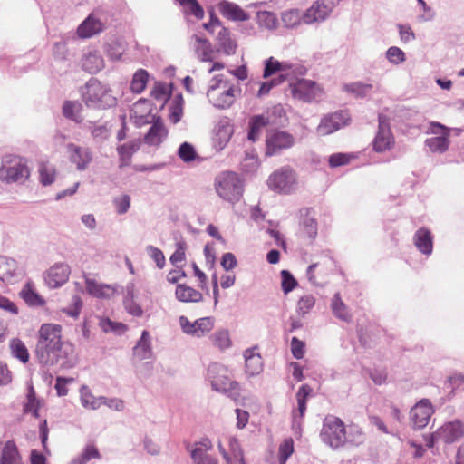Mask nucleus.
<instances>
[{
  "label": "nucleus",
  "instance_id": "obj_22",
  "mask_svg": "<svg viewBox=\"0 0 464 464\" xmlns=\"http://www.w3.org/2000/svg\"><path fill=\"white\" fill-rule=\"evenodd\" d=\"M218 10L220 14L227 19L235 22H244L249 19L248 14H246L238 5L222 0L218 3Z\"/></svg>",
  "mask_w": 464,
  "mask_h": 464
},
{
  "label": "nucleus",
  "instance_id": "obj_9",
  "mask_svg": "<svg viewBox=\"0 0 464 464\" xmlns=\"http://www.w3.org/2000/svg\"><path fill=\"white\" fill-rule=\"evenodd\" d=\"M106 19L100 11L91 13L78 26L79 38L87 39L101 34L105 30Z\"/></svg>",
  "mask_w": 464,
  "mask_h": 464
},
{
  "label": "nucleus",
  "instance_id": "obj_21",
  "mask_svg": "<svg viewBox=\"0 0 464 464\" xmlns=\"http://www.w3.org/2000/svg\"><path fill=\"white\" fill-rule=\"evenodd\" d=\"M464 434V429L460 421L455 420L445 423L436 430V436L440 437L441 441L447 444L453 443Z\"/></svg>",
  "mask_w": 464,
  "mask_h": 464
},
{
  "label": "nucleus",
  "instance_id": "obj_23",
  "mask_svg": "<svg viewBox=\"0 0 464 464\" xmlns=\"http://www.w3.org/2000/svg\"><path fill=\"white\" fill-rule=\"evenodd\" d=\"M81 63L82 68L92 74L99 72L105 66L104 59L97 50H90L85 53Z\"/></svg>",
  "mask_w": 464,
  "mask_h": 464
},
{
  "label": "nucleus",
  "instance_id": "obj_6",
  "mask_svg": "<svg viewBox=\"0 0 464 464\" xmlns=\"http://www.w3.org/2000/svg\"><path fill=\"white\" fill-rule=\"evenodd\" d=\"M216 191L223 199L235 203L243 195V184L235 172H224L217 177L215 182Z\"/></svg>",
  "mask_w": 464,
  "mask_h": 464
},
{
  "label": "nucleus",
  "instance_id": "obj_26",
  "mask_svg": "<svg viewBox=\"0 0 464 464\" xmlns=\"http://www.w3.org/2000/svg\"><path fill=\"white\" fill-rule=\"evenodd\" d=\"M246 372L249 376H255L263 370V359L254 349H246L244 353Z\"/></svg>",
  "mask_w": 464,
  "mask_h": 464
},
{
  "label": "nucleus",
  "instance_id": "obj_51",
  "mask_svg": "<svg viewBox=\"0 0 464 464\" xmlns=\"http://www.w3.org/2000/svg\"><path fill=\"white\" fill-rule=\"evenodd\" d=\"M149 79V73L143 69L138 70L130 82V89L133 92L140 93L146 87Z\"/></svg>",
  "mask_w": 464,
  "mask_h": 464
},
{
  "label": "nucleus",
  "instance_id": "obj_55",
  "mask_svg": "<svg viewBox=\"0 0 464 464\" xmlns=\"http://www.w3.org/2000/svg\"><path fill=\"white\" fill-rule=\"evenodd\" d=\"M314 304L315 298L312 295H305L298 300L296 313L301 316H304L313 309Z\"/></svg>",
  "mask_w": 464,
  "mask_h": 464
},
{
  "label": "nucleus",
  "instance_id": "obj_50",
  "mask_svg": "<svg viewBox=\"0 0 464 464\" xmlns=\"http://www.w3.org/2000/svg\"><path fill=\"white\" fill-rule=\"evenodd\" d=\"M123 304H124V307L126 309V311L133 315V316H136V317H140L142 316L143 314V310L142 308L140 307V304H138L135 301H134V296H133V286L131 287H127V294L124 297V301H123Z\"/></svg>",
  "mask_w": 464,
  "mask_h": 464
},
{
  "label": "nucleus",
  "instance_id": "obj_27",
  "mask_svg": "<svg viewBox=\"0 0 464 464\" xmlns=\"http://www.w3.org/2000/svg\"><path fill=\"white\" fill-rule=\"evenodd\" d=\"M191 39L195 41L194 49L198 59L203 62H210L215 58V52L207 39L196 34Z\"/></svg>",
  "mask_w": 464,
  "mask_h": 464
},
{
  "label": "nucleus",
  "instance_id": "obj_48",
  "mask_svg": "<svg viewBox=\"0 0 464 464\" xmlns=\"http://www.w3.org/2000/svg\"><path fill=\"white\" fill-rule=\"evenodd\" d=\"M287 75L288 74L286 73H283L282 75H278L277 77L273 78L269 81L258 82L257 84L259 85V88L256 92V96L258 98H262L267 95L274 87L278 86L279 84L286 81Z\"/></svg>",
  "mask_w": 464,
  "mask_h": 464
},
{
  "label": "nucleus",
  "instance_id": "obj_58",
  "mask_svg": "<svg viewBox=\"0 0 464 464\" xmlns=\"http://www.w3.org/2000/svg\"><path fill=\"white\" fill-rule=\"evenodd\" d=\"M229 450L231 452L232 460H237L239 464H246L243 450L240 447V444L235 437H230L228 439Z\"/></svg>",
  "mask_w": 464,
  "mask_h": 464
},
{
  "label": "nucleus",
  "instance_id": "obj_62",
  "mask_svg": "<svg viewBox=\"0 0 464 464\" xmlns=\"http://www.w3.org/2000/svg\"><path fill=\"white\" fill-rule=\"evenodd\" d=\"M294 452V441L289 438L284 440L279 447V463L285 464L288 458Z\"/></svg>",
  "mask_w": 464,
  "mask_h": 464
},
{
  "label": "nucleus",
  "instance_id": "obj_25",
  "mask_svg": "<svg viewBox=\"0 0 464 464\" xmlns=\"http://www.w3.org/2000/svg\"><path fill=\"white\" fill-rule=\"evenodd\" d=\"M374 90V86L372 83L363 82L361 81L353 82L350 83H344L342 86V91L353 95L355 98L362 99L370 96Z\"/></svg>",
  "mask_w": 464,
  "mask_h": 464
},
{
  "label": "nucleus",
  "instance_id": "obj_47",
  "mask_svg": "<svg viewBox=\"0 0 464 464\" xmlns=\"http://www.w3.org/2000/svg\"><path fill=\"white\" fill-rule=\"evenodd\" d=\"M269 123L268 118H252L249 122L247 139L253 142L256 141L262 130Z\"/></svg>",
  "mask_w": 464,
  "mask_h": 464
},
{
  "label": "nucleus",
  "instance_id": "obj_40",
  "mask_svg": "<svg viewBox=\"0 0 464 464\" xmlns=\"http://www.w3.org/2000/svg\"><path fill=\"white\" fill-rule=\"evenodd\" d=\"M331 308L333 311V314L335 317L338 319L343 321V322H350L352 319V316L350 313L348 312V308L345 305V304L343 302L341 298V295L339 293H336L331 303Z\"/></svg>",
  "mask_w": 464,
  "mask_h": 464
},
{
  "label": "nucleus",
  "instance_id": "obj_11",
  "mask_svg": "<svg viewBox=\"0 0 464 464\" xmlns=\"http://www.w3.org/2000/svg\"><path fill=\"white\" fill-rule=\"evenodd\" d=\"M265 68L263 72L264 78H269L273 74L279 73L282 75L283 73H286L287 82L292 78H295L296 75H304L305 71L302 66H295L287 62H279L274 57H269L265 60Z\"/></svg>",
  "mask_w": 464,
  "mask_h": 464
},
{
  "label": "nucleus",
  "instance_id": "obj_64",
  "mask_svg": "<svg viewBox=\"0 0 464 464\" xmlns=\"http://www.w3.org/2000/svg\"><path fill=\"white\" fill-rule=\"evenodd\" d=\"M281 277L282 290L285 294H288L297 285V281L288 270H282Z\"/></svg>",
  "mask_w": 464,
  "mask_h": 464
},
{
  "label": "nucleus",
  "instance_id": "obj_31",
  "mask_svg": "<svg viewBox=\"0 0 464 464\" xmlns=\"http://www.w3.org/2000/svg\"><path fill=\"white\" fill-rule=\"evenodd\" d=\"M342 122L336 121L335 118H322L317 126L316 132L320 136L329 135L337 130L349 125L351 118H342Z\"/></svg>",
  "mask_w": 464,
  "mask_h": 464
},
{
  "label": "nucleus",
  "instance_id": "obj_8",
  "mask_svg": "<svg viewBox=\"0 0 464 464\" xmlns=\"http://www.w3.org/2000/svg\"><path fill=\"white\" fill-rule=\"evenodd\" d=\"M204 28L211 34L217 32L218 50L227 55L234 54L237 50V43L232 39L230 32L221 25L220 21L211 14V20L203 24Z\"/></svg>",
  "mask_w": 464,
  "mask_h": 464
},
{
  "label": "nucleus",
  "instance_id": "obj_60",
  "mask_svg": "<svg viewBox=\"0 0 464 464\" xmlns=\"http://www.w3.org/2000/svg\"><path fill=\"white\" fill-rule=\"evenodd\" d=\"M132 112L135 116H154L150 102L146 99H140L133 104Z\"/></svg>",
  "mask_w": 464,
  "mask_h": 464
},
{
  "label": "nucleus",
  "instance_id": "obj_53",
  "mask_svg": "<svg viewBox=\"0 0 464 464\" xmlns=\"http://www.w3.org/2000/svg\"><path fill=\"white\" fill-rule=\"evenodd\" d=\"M312 391V388L308 384H303L296 392L295 397L298 406L297 411L299 412L300 418H303L304 415L306 411V400L311 394Z\"/></svg>",
  "mask_w": 464,
  "mask_h": 464
},
{
  "label": "nucleus",
  "instance_id": "obj_10",
  "mask_svg": "<svg viewBox=\"0 0 464 464\" xmlns=\"http://www.w3.org/2000/svg\"><path fill=\"white\" fill-rule=\"evenodd\" d=\"M26 171L25 164L22 163V160L16 156L8 155L3 158L2 166L0 167V179L6 183L18 181Z\"/></svg>",
  "mask_w": 464,
  "mask_h": 464
},
{
  "label": "nucleus",
  "instance_id": "obj_12",
  "mask_svg": "<svg viewBox=\"0 0 464 464\" xmlns=\"http://www.w3.org/2000/svg\"><path fill=\"white\" fill-rule=\"evenodd\" d=\"M295 182V172L289 168H282L273 172L267 179V185L271 189L284 194L291 192Z\"/></svg>",
  "mask_w": 464,
  "mask_h": 464
},
{
  "label": "nucleus",
  "instance_id": "obj_63",
  "mask_svg": "<svg viewBox=\"0 0 464 464\" xmlns=\"http://www.w3.org/2000/svg\"><path fill=\"white\" fill-rule=\"evenodd\" d=\"M386 58L395 65L402 63L406 59L404 52L396 46H392L386 51Z\"/></svg>",
  "mask_w": 464,
  "mask_h": 464
},
{
  "label": "nucleus",
  "instance_id": "obj_18",
  "mask_svg": "<svg viewBox=\"0 0 464 464\" xmlns=\"http://www.w3.org/2000/svg\"><path fill=\"white\" fill-rule=\"evenodd\" d=\"M389 119L379 118V130L373 141V149L377 152L389 150L393 142Z\"/></svg>",
  "mask_w": 464,
  "mask_h": 464
},
{
  "label": "nucleus",
  "instance_id": "obj_33",
  "mask_svg": "<svg viewBox=\"0 0 464 464\" xmlns=\"http://www.w3.org/2000/svg\"><path fill=\"white\" fill-rule=\"evenodd\" d=\"M133 353L140 360L150 359L152 357V348L150 334L144 330L140 340L133 348Z\"/></svg>",
  "mask_w": 464,
  "mask_h": 464
},
{
  "label": "nucleus",
  "instance_id": "obj_2",
  "mask_svg": "<svg viewBox=\"0 0 464 464\" xmlns=\"http://www.w3.org/2000/svg\"><path fill=\"white\" fill-rule=\"evenodd\" d=\"M241 92L239 83L227 75H215L209 82L207 97L210 103L218 109H228Z\"/></svg>",
  "mask_w": 464,
  "mask_h": 464
},
{
  "label": "nucleus",
  "instance_id": "obj_43",
  "mask_svg": "<svg viewBox=\"0 0 464 464\" xmlns=\"http://www.w3.org/2000/svg\"><path fill=\"white\" fill-rule=\"evenodd\" d=\"M256 22L260 27L266 30H275L278 24L276 14L269 11L257 12Z\"/></svg>",
  "mask_w": 464,
  "mask_h": 464
},
{
  "label": "nucleus",
  "instance_id": "obj_54",
  "mask_svg": "<svg viewBox=\"0 0 464 464\" xmlns=\"http://www.w3.org/2000/svg\"><path fill=\"white\" fill-rule=\"evenodd\" d=\"M169 101V116H182L184 99L181 93H177L168 99Z\"/></svg>",
  "mask_w": 464,
  "mask_h": 464
},
{
  "label": "nucleus",
  "instance_id": "obj_30",
  "mask_svg": "<svg viewBox=\"0 0 464 464\" xmlns=\"http://www.w3.org/2000/svg\"><path fill=\"white\" fill-rule=\"evenodd\" d=\"M301 226L304 232L310 239H314L317 236V222L314 218V211L312 208L301 210Z\"/></svg>",
  "mask_w": 464,
  "mask_h": 464
},
{
  "label": "nucleus",
  "instance_id": "obj_36",
  "mask_svg": "<svg viewBox=\"0 0 464 464\" xmlns=\"http://www.w3.org/2000/svg\"><path fill=\"white\" fill-rule=\"evenodd\" d=\"M39 181L43 186L52 185L56 178V169L49 161H41L38 165Z\"/></svg>",
  "mask_w": 464,
  "mask_h": 464
},
{
  "label": "nucleus",
  "instance_id": "obj_1",
  "mask_svg": "<svg viewBox=\"0 0 464 464\" xmlns=\"http://www.w3.org/2000/svg\"><path fill=\"white\" fill-rule=\"evenodd\" d=\"M61 330L59 324H43L39 330L35 353L41 364L68 370L77 364L78 356L73 344L62 341Z\"/></svg>",
  "mask_w": 464,
  "mask_h": 464
},
{
  "label": "nucleus",
  "instance_id": "obj_45",
  "mask_svg": "<svg viewBox=\"0 0 464 464\" xmlns=\"http://www.w3.org/2000/svg\"><path fill=\"white\" fill-rule=\"evenodd\" d=\"M102 456L98 450V449L92 445H87L82 452L74 459L69 464H87L91 459H101Z\"/></svg>",
  "mask_w": 464,
  "mask_h": 464
},
{
  "label": "nucleus",
  "instance_id": "obj_19",
  "mask_svg": "<svg viewBox=\"0 0 464 464\" xmlns=\"http://www.w3.org/2000/svg\"><path fill=\"white\" fill-rule=\"evenodd\" d=\"M332 11V5L317 0L304 12V24H311L323 22L330 15Z\"/></svg>",
  "mask_w": 464,
  "mask_h": 464
},
{
  "label": "nucleus",
  "instance_id": "obj_5",
  "mask_svg": "<svg viewBox=\"0 0 464 464\" xmlns=\"http://www.w3.org/2000/svg\"><path fill=\"white\" fill-rule=\"evenodd\" d=\"M320 438L333 450L343 447L346 443V428L343 421L336 416L327 415L323 421Z\"/></svg>",
  "mask_w": 464,
  "mask_h": 464
},
{
  "label": "nucleus",
  "instance_id": "obj_20",
  "mask_svg": "<svg viewBox=\"0 0 464 464\" xmlns=\"http://www.w3.org/2000/svg\"><path fill=\"white\" fill-rule=\"evenodd\" d=\"M67 150L71 162L76 164L78 170H85L92 160V152L88 148L80 147L73 143L67 145Z\"/></svg>",
  "mask_w": 464,
  "mask_h": 464
},
{
  "label": "nucleus",
  "instance_id": "obj_35",
  "mask_svg": "<svg viewBox=\"0 0 464 464\" xmlns=\"http://www.w3.org/2000/svg\"><path fill=\"white\" fill-rule=\"evenodd\" d=\"M85 284L87 292L95 297L109 298L114 294L111 285L99 284L93 279L87 278Z\"/></svg>",
  "mask_w": 464,
  "mask_h": 464
},
{
  "label": "nucleus",
  "instance_id": "obj_39",
  "mask_svg": "<svg viewBox=\"0 0 464 464\" xmlns=\"http://www.w3.org/2000/svg\"><path fill=\"white\" fill-rule=\"evenodd\" d=\"M125 52L124 43L117 38L110 39L104 44V53L112 61H118Z\"/></svg>",
  "mask_w": 464,
  "mask_h": 464
},
{
  "label": "nucleus",
  "instance_id": "obj_52",
  "mask_svg": "<svg viewBox=\"0 0 464 464\" xmlns=\"http://www.w3.org/2000/svg\"><path fill=\"white\" fill-rule=\"evenodd\" d=\"M169 85L167 83L157 82L150 92L151 96L158 102H161V107L164 102L170 97Z\"/></svg>",
  "mask_w": 464,
  "mask_h": 464
},
{
  "label": "nucleus",
  "instance_id": "obj_32",
  "mask_svg": "<svg viewBox=\"0 0 464 464\" xmlns=\"http://www.w3.org/2000/svg\"><path fill=\"white\" fill-rule=\"evenodd\" d=\"M416 247L424 255H430L432 252V237L430 232L421 227L414 235Z\"/></svg>",
  "mask_w": 464,
  "mask_h": 464
},
{
  "label": "nucleus",
  "instance_id": "obj_13",
  "mask_svg": "<svg viewBox=\"0 0 464 464\" xmlns=\"http://www.w3.org/2000/svg\"><path fill=\"white\" fill-rule=\"evenodd\" d=\"M434 413V409L429 399H422L417 402L410 411L412 427L416 430L425 428Z\"/></svg>",
  "mask_w": 464,
  "mask_h": 464
},
{
  "label": "nucleus",
  "instance_id": "obj_24",
  "mask_svg": "<svg viewBox=\"0 0 464 464\" xmlns=\"http://www.w3.org/2000/svg\"><path fill=\"white\" fill-rule=\"evenodd\" d=\"M160 120V118H156L144 136L143 141L150 146H160L168 135V130Z\"/></svg>",
  "mask_w": 464,
  "mask_h": 464
},
{
  "label": "nucleus",
  "instance_id": "obj_37",
  "mask_svg": "<svg viewBox=\"0 0 464 464\" xmlns=\"http://www.w3.org/2000/svg\"><path fill=\"white\" fill-rule=\"evenodd\" d=\"M0 464H21L17 447L13 440H8L4 446Z\"/></svg>",
  "mask_w": 464,
  "mask_h": 464
},
{
  "label": "nucleus",
  "instance_id": "obj_42",
  "mask_svg": "<svg viewBox=\"0 0 464 464\" xmlns=\"http://www.w3.org/2000/svg\"><path fill=\"white\" fill-rule=\"evenodd\" d=\"M365 434L357 424H350L346 430V442L353 446L362 445L365 441Z\"/></svg>",
  "mask_w": 464,
  "mask_h": 464
},
{
  "label": "nucleus",
  "instance_id": "obj_44",
  "mask_svg": "<svg viewBox=\"0 0 464 464\" xmlns=\"http://www.w3.org/2000/svg\"><path fill=\"white\" fill-rule=\"evenodd\" d=\"M102 456L98 450V449L92 445H87L82 452L74 459L69 464H87L91 459H101Z\"/></svg>",
  "mask_w": 464,
  "mask_h": 464
},
{
  "label": "nucleus",
  "instance_id": "obj_15",
  "mask_svg": "<svg viewBox=\"0 0 464 464\" xmlns=\"http://www.w3.org/2000/svg\"><path fill=\"white\" fill-rule=\"evenodd\" d=\"M295 144V138L288 132L277 130L270 133L266 140V155L273 156L283 150L291 148Z\"/></svg>",
  "mask_w": 464,
  "mask_h": 464
},
{
  "label": "nucleus",
  "instance_id": "obj_14",
  "mask_svg": "<svg viewBox=\"0 0 464 464\" xmlns=\"http://www.w3.org/2000/svg\"><path fill=\"white\" fill-rule=\"evenodd\" d=\"M71 267L68 264L60 262L53 265L44 274L45 285L52 289L61 287L70 276Z\"/></svg>",
  "mask_w": 464,
  "mask_h": 464
},
{
  "label": "nucleus",
  "instance_id": "obj_7",
  "mask_svg": "<svg viewBox=\"0 0 464 464\" xmlns=\"http://www.w3.org/2000/svg\"><path fill=\"white\" fill-rule=\"evenodd\" d=\"M298 76L288 81L291 94L295 99L308 102L322 99L324 90L319 84L311 80L298 79Z\"/></svg>",
  "mask_w": 464,
  "mask_h": 464
},
{
  "label": "nucleus",
  "instance_id": "obj_17",
  "mask_svg": "<svg viewBox=\"0 0 464 464\" xmlns=\"http://www.w3.org/2000/svg\"><path fill=\"white\" fill-rule=\"evenodd\" d=\"M430 130L434 134H439L437 137L427 139L425 144L432 152H444L449 148L448 136L450 131L440 123L433 122L430 125Z\"/></svg>",
  "mask_w": 464,
  "mask_h": 464
},
{
  "label": "nucleus",
  "instance_id": "obj_34",
  "mask_svg": "<svg viewBox=\"0 0 464 464\" xmlns=\"http://www.w3.org/2000/svg\"><path fill=\"white\" fill-rule=\"evenodd\" d=\"M281 20L284 26L294 29L304 23V12L299 9H288L281 13Z\"/></svg>",
  "mask_w": 464,
  "mask_h": 464
},
{
  "label": "nucleus",
  "instance_id": "obj_16",
  "mask_svg": "<svg viewBox=\"0 0 464 464\" xmlns=\"http://www.w3.org/2000/svg\"><path fill=\"white\" fill-rule=\"evenodd\" d=\"M234 133V125L227 118L222 119L212 131V145L216 151L223 150Z\"/></svg>",
  "mask_w": 464,
  "mask_h": 464
},
{
  "label": "nucleus",
  "instance_id": "obj_56",
  "mask_svg": "<svg viewBox=\"0 0 464 464\" xmlns=\"http://www.w3.org/2000/svg\"><path fill=\"white\" fill-rule=\"evenodd\" d=\"M178 156L186 163L193 161L198 154L192 144L185 141L180 144L178 150Z\"/></svg>",
  "mask_w": 464,
  "mask_h": 464
},
{
  "label": "nucleus",
  "instance_id": "obj_28",
  "mask_svg": "<svg viewBox=\"0 0 464 464\" xmlns=\"http://www.w3.org/2000/svg\"><path fill=\"white\" fill-rule=\"evenodd\" d=\"M140 140H132L130 143L122 144L117 148V151L120 157V168L130 166L131 162L132 155L140 150Z\"/></svg>",
  "mask_w": 464,
  "mask_h": 464
},
{
  "label": "nucleus",
  "instance_id": "obj_57",
  "mask_svg": "<svg viewBox=\"0 0 464 464\" xmlns=\"http://www.w3.org/2000/svg\"><path fill=\"white\" fill-rule=\"evenodd\" d=\"M214 327L213 317H203L196 320V337H202Z\"/></svg>",
  "mask_w": 464,
  "mask_h": 464
},
{
  "label": "nucleus",
  "instance_id": "obj_38",
  "mask_svg": "<svg viewBox=\"0 0 464 464\" xmlns=\"http://www.w3.org/2000/svg\"><path fill=\"white\" fill-rule=\"evenodd\" d=\"M81 404L83 408L89 410H97L102 406V398L94 397L87 385H82L80 388Z\"/></svg>",
  "mask_w": 464,
  "mask_h": 464
},
{
  "label": "nucleus",
  "instance_id": "obj_29",
  "mask_svg": "<svg viewBox=\"0 0 464 464\" xmlns=\"http://www.w3.org/2000/svg\"><path fill=\"white\" fill-rule=\"evenodd\" d=\"M175 296L179 302L198 303L203 300V295L185 284H178L176 286Z\"/></svg>",
  "mask_w": 464,
  "mask_h": 464
},
{
  "label": "nucleus",
  "instance_id": "obj_4",
  "mask_svg": "<svg viewBox=\"0 0 464 464\" xmlns=\"http://www.w3.org/2000/svg\"><path fill=\"white\" fill-rule=\"evenodd\" d=\"M208 378L214 391L225 393L234 400L239 396L238 382L230 380L228 370L224 365L211 363L208 368Z\"/></svg>",
  "mask_w": 464,
  "mask_h": 464
},
{
  "label": "nucleus",
  "instance_id": "obj_59",
  "mask_svg": "<svg viewBox=\"0 0 464 464\" xmlns=\"http://www.w3.org/2000/svg\"><path fill=\"white\" fill-rule=\"evenodd\" d=\"M186 242L183 241V240H180L179 242H177L176 244V250L175 252L171 255L170 258H169V261L170 263L175 266V267H178L180 266L179 264L182 263L185 258H186V254H185V251H186Z\"/></svg>",
  "mask_w": 464,
  "mask_h": 464
},
{
  "label": "nucleus",
  "instance_id": "obj_61",
  "mask_svg": "<svg viewBox=\"0 0 464 464\" xmlns=\"http://www.w3.org/2000/svg\"><path fill=\"white\" fill-rule=\"evenodd\" d=\"M191 458L196 464H218L217 459L204 453L202 448L193 450Z\"/></svg>",
  "mask_w": 464,
  "mask_h": 464
},
{
  "label": "nucleus",
  "instance_id": "obj_49",
  "mask_svg": "<svg viewBox=\"0 0 464 464\" xmlns=\"http://www.w3.org/2000/svg\"><path fill=\"white\" fill-rule=\"evenodd\" d=\"M210 340L214 346L219 350H226L232 345L229 333L227 329H220L210 335Z\"/></svg>",
  "mask_w": 464,
  "mask_h": 464
},
{
  "label": "nucleus",
  "instance_id": "obj_46",
  "mask_svg": "<svg viewBox=\"0 0 464 464\" xmlns=\"http://www.w3.org/2000/svg\"><path fill=\"white\" fill-rule=\"evenodd\" d=\"M12 356L25 363L29 361V352L25 344L18 338L10 341Z\"/></svg>",
  "mask_w": 464,
  "mask_h": 464
},
{
  "label": "nucleus",
  "instance_id": "obj_41",
  "mask_svg": "<svg viewBox=\"0 0 464 464\" xmlns=\"http://www.w3.org/2000/svg\"><path fill=\"white\" fill-rule=\"evenodd\" d=\"M15 261L14 259H7L6 257H0V279L3 282L14 283Z\"/></svg>",
  "mask_w": 464,
  "mask_h": 464
},
{
  "label": "nucleus",
  "instance_id": "obj_3",
  "mask_svg": "<svg viewBox=\"0 0 464 464\" xmlns=\"http://www.w3.org/2000/svg\"><path fill=\"white\" fill-rule=\"evenodd\" d=\"M82 97L89 107L105 109L116 104L111 90L96 79H91L86 82Z\"/></svg>",
  "mask_w": 464,
  "mask_h": 464
}]
</instances>
